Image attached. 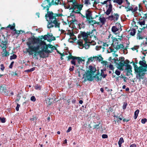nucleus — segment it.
Listing matches in <instances>:
<instances>
[{
  "instance_id": "f257e3e1",
  "label": "nucleus",
  "mask_w": 147,
  "mask_h": 147,
  "mask_svg": "<svg viewBox=\"0 0 147 147\" xmlns=\"http://www.w3.org/2000/svg\"><path fill=\"white\" fill-rule=\"evenodd\" d=\"M28 48L26 50L29 55L34 54L33 58L38 59L37 56L39 55L41 57L43 52L47 53H51L54 50V47L52 45H49L47 46L45 42L40 40L39 38H35L33 36L29 38L27 42Z\"/></svg>"
},
{
  "instance_id": "f03ea898",
  "label": "nucleus",
  "mask_w": 147,
  "mask_h": 147,
  "mask_svg": "<svg viewBox=\"0 0 147 147\" xmlns=\"http://www.w3.org/2000/svg\"><path fill=\"white\" fill-rule=\"evenodd\" d=\"M42 6L43 7V9H46L47 11V13L45 16L48 22L47 28H50L55 27L56 28H59L60 23L58 18L61 17L62 14L54 13L52 12L49 11V8L51 6L50 0L44 1Z\"/></svg>"
},
{
  "instance_id": "7ed1b4c3",
  "label": "nucleus",
  "mask_w": 147,
  "mask_h": 147,
  "mask_svg": "<svg viewBox=\"0 0 147 147\" xmlns=\"http://www.w3.org/2000/svg\"><path fill=\"white\" fill-rule=\"evenodd\" d=\"M119 36V38H118V39L115 37L113 36L111 38L112 41L113 42L112 44V47H109V49L107 50L108 52L109 53L114 52V53L113 54L116 57L118 56V55L117 54L115 53L116 51L115 50V49L113 48H115L117 50L120 49H123L124 47V46L123 44H119L120 42H119V40L120 41H121L123 39L122 36L121 35L120 36Z\"/></svg>"
},
{
  "instance_id": "20e7f679",
  "label": "nucleus",
  "mask_w": 147,
  "mask_h": 147,
  "mask_svg": "<svg viewBox=\"0 0 147 147\" xmlns=\"http://www.w3.org/2000/svg\"><path fill=\"white\" fill-rule=\"evenodd\" d=\"M67 1L69 4L68 8L70 9H73V12L79 13L83 7L82 5L78 4L76 0H67Z\"/></svg>"
},
{
  "instance_id": "39448f33",
  "label": "nucleus",
  "mask_w": 147,
  "mask_h": 147,
  "mask_svg": "<svg viewBox=\"0 0 147 147\" xmlns=\"http://www.w3.org/2000/svg\"><path fill=\"white\" fill-rule=\"evenodd\" d=\"M134 67L136 74V78L140 80L143 79L145 72L146 71V69L141 66L138 67L137 65H134Z\"/></svg>"
},
{
  "instance_id": "423d86ee",
  "label": "nucleus",
  "mask_w": 147,
  "mask_h": 147,
  "mask_svg": "<svg viewBox=\"0 0 147 147\" xmlns=\"http://www.w3.org/2000/svg\"><path fill=\"white\" fill-rule=\"evenodd\" d=\"M111 2V0H107L102 3V4H106L107 9L105 13L107 15H109L112 10V6Z\"/></svg>"
},
{
  "instance_id": "0eeeda50",
  "label": "nucleus",
  "mask_w": 147,
  "mask_h": 147,
  "mask_svg": "<svg viewBox=\"0 0 147 147\" xmlns=\"http://www.w3.org/2000/svg\"><path fill=\"white\" fill-rule=\"evenodd\" d=\"M82 79H84V82H85L88 80L92 81L93 80L92 74L90 73V72L88 71L83 75Z\"/></svg>"
},
{
  "instance_id": "6e6552de",
  "label": "nucleus",
  "mask_w": 147,
  "mask_h": 147,
  "mask_svg": "<svg viewBox=\"0 0 147 147\" xmlns=\"http://www.w3.org/2000/svg\"><path fill=\"white\" fill-rule=\"evenodd\" d=\"M75 61H76V65H75L77 67H78L81 63L84 64L85 60L82 59L80 57H76L75 58Z\"/></svg>"
},
{
  "instance_id": "1a4fd4ad",
  "label": "nucleus",
  "mask_w": 147,
  "mask_h": 147,
  "mask_svg": "<svg viewBox=\"0 0 147 147\" xmlns=\"http://www.w3.org/2000/svg\"><path fill=\"white\" fill-rule=\"evenodd\" d=\"M119 17V15L117 13L112 14V15L109 16L108 17V19L109 20L114 21H117Z\"/></svg>"
},
{
  "instance_id": "9d476101",
  "label": "nucleus",
  "mask_w": 147,
  "mask_h": 147,
  "mask_svg": "<svg viewBox=\"0 0 147 147\" xmlns=\"http://www.w3.org/2000/svg\"><path fill=\"white\" fill-rule=\"evenodd\" d=\"M86 22H87L89 25H93L94 24H100V22H97L95 20H92V18H91L87 20Z\"/></svg>"
},
{
  "instance_id": "9b49d317",
  "label": "nucleus",
  "mask_w": 147,
  "mask_h": 147,
  "mask_svg": "<svg viewBox=\"0 0 147 147\" xmlns=\"http://www.w3.org/2000/svg\"><path fill=\"white\" fill-rule=\"evenodd\" d=\"M0 92L3 94L7 95L8 93V90L6 87L1 86L0 87Z\"/></svg>"
},
{
  "instance_id": "f8f14e48",
  "label": "nucleus",
  "mask_w": 147,
  "mask_h": 147,
  "mask_svg": "<svg viewBox=\"0 0 147 147\" xmlns=\"http://www.w3.org/2000/svg\"><path fill=\"white\" fill-rule=\"evenodd\" d=\"M76 57L73 56L71 55H70L68 57V60L70 59H72L71 61V63L74 65H76V61H75V58Z\"/></svg>"
},
{
  "instance_id": "ddd939ff",
  "label": "nucleus",
  "mask_w": 147,
  "mask_h": 147,
  "mask_svg": "<svg viewBox=\"0 0 147 147\" xmlns=\"http://www.w3.org/2000/svg\"><path fill=\"white\" fill-rule=\"evenodd\" d=\"M92 13L89 10H87L86 12V16L87 20L92 18Z\"/></svg>"
},
{
  "instance_id": "4468645a",
  "label": "nucleus",
  "mask_w": 147,
  "mask_h": 147,
  "mask_svg": "<svg viewBox=\"0 0 147 147\" xmlns=\"http://www.w3.org/2000/svg\"><path fill=\"white\" fill-rule=\"evenodd\" d=\"M111 30L112 32L115 34H118L119 33V29L116 26H113L111 28Z\"/></svg>"
},
{
  "instance_id": "2eb2a0df",
  "label": "nucleus",
  "mask_w": 147,
  "mask_h": 147,
  "mask_svg": "<svg viewBox=\"0 0 147 147\" xmlns=\"http://www.w3.org/2000/svg\"><path fill=\"white\" fill-rule=\"evenodd\" d=\"M126 67L125 70L127 71V73H131L132 72V67L130 65H125Z\"/></svg>"
},
{
  "instance_id": "dca6fc26",
  "label": "nucleus",
  "mask_w": 147,
  "mask_h": 147,
  "mask_svg": "<svg viewBox=\"0 0 147 147\" xmlns=\"http://www.w3.org/2000/svg\"><path fill=\"white\" fill-rule=\"evenodd\" d=\"M81 35L83 37V39L85 41L88 40L87 38L88 36V34L85 32H82L81 33Z\"/></svg>"
},
{
  "instance_id": "f3484780",
  "label": "nucleus",
  "mask_w": 147,
  "mask_h": 147,
  "mask_svg": "<svg viewBox=\"0 0 147 147\" xmlns=\"http://www.w3.org/2000/svg\"><path fill=\"white\" fill-rule=\"evenodd\" d=\"M99 20L100 21L99 22H100V24H101L102 25L105 24L106 21L105 18L102 16L100 17Z\"/></svg>"
},
{
  "instance_id": "a211bd4d",
  "label": "nucleus",
  "mask_w": 147,
  "mask_h": 147,
  "mask_svg": "<svg viewBox=\"0 0 147 147\" xmlns=\"http://www.w3.org/2000/svg\"><path fill=\"white\" fill-rule=\"evenodd\" d=\"M89 69L90 70V71H89L90 72V73H91L92 74L94 73L96 71V68L91 65L89 66Z\"/></svg>"
},
{
  "instance_id": "6ab92c4d",
  "label": "nucleus",
  "mask_w": 147,
  "mask_h": 147,
  "mask_svg": "<svg viewBox=\"0 0 147 147\" xmlns=\"http://www.w3.org/2000/svg\"><path fill=\"white\" fill-rule=\"evenodd\" d=\"M3 53L2 55L3 57H7L9 55V53L7 51L6 49H3Z\"/></svg>"
},
{
  "instance_id": "aec40b11",
  "label": "nucleus",
  "mask_w": 147,
  "mask_h": 147,
  "mask_svg": "<svg viewBox=\"0 0 147 147\" xmlns=\"http://www.w3.org/2000/svg\"><path fill=\"white\" fill-rule=\"evenodd\" d=\"M78 44L79 46V48L80 49H82L84 47L83 44V41L82 40H79L78 41Z\"/></svg>"
},
{
  "instance_id": "412c9836",
  "label": "nucleus",
  "mask_w": 147,
  "mask_h": 147,
  "mask_svg": "<svg viewBox=\"0 0 147 147\" xmlns=\"http://www.w3.org/2000/svg\"><path fill=\"white\" fill-rule=\"evenodd\" d=\"M61 0H53L52 3L53 5H56L61 4Z\"/></svg>"
},
{
  "instance_id": "4be33fe9",
  "label": "nucleus",
  "mask_w": 147,
  "mask_h": 147,
  "mask_svg": "<svg viewBox=\"0 0 147 147\" xmlns=\"http://www.w3.org/2000/svg\"><path fill=\"white\" fill-rule=\"evenodd\" d=\"M138 23L141 26L144 25H145V20L140 18L139 22H138Z\"/></svg>"
},
{
  "instance_id": "5701e85b",
  "label": "nucleus",
  "mask_w": 147,
  "mask_h": 147,
  "mask_svg": "<svg viewBox=\"0 0 147 147\" xmlns=\"http://www.w3.org/2000/svg\"><path fill=\"white\" fill-rule=\"evenodd\" d=\"M142 32H138L137 34V38L138 39H142L143 38V37L142 35Z\"/></svg>"
},
{
  "instance_id": "b1692460",
  "label": "nucleus",
  "mask_w": 147,
  "mask_h": 147,
  "mask_svg": "<svg viewBox=\"0 0 147 147\" xmlns=\"http://www.w3.org/2000/svg\"><path fill=\"white\" fill-rule=\"evenodd\" d=\"M123 3L125 5L123 7H124L125 8H127L128 6H129L130 5V3L127 0H123Z\"/></svg>"
},
{
  "instance_id": "393cba45",
  "label": "nucleus",
  "mask_w": 147,
  "mask_h": 147,
  "mask_svg": "<svg viewBox=\"0 0 147 147\" xmlns=\"http://www.w3.org/2000/svg\"><path fill=\"white\" fill-rule=\"evenodd\" d=\"M90 45V42H88V41H85L84 47L85 49H88L89 48Z\"/></svg>"
},
{
  "instance_id": "a878e982",
  "label": "nucleus",
  "mask_w": 147,
  "mask_h": 147,
  "mask_svg": "<svg viewBox=\"0 0 147 147\" xmlns=\"http://www.w3.org/2000/svg\"><path fill=\"white\" fill-rule=\"evenodd\" d=\"M95 60V57H91L88 59V61L87 62V63H89L93 61H94Z\"/></svg>"
},
{
  "instance_id": "bb28decb",
  "label": "nucleus",
  "mask_w": 147,
  "mask_h": 147,
  "mask_svg": "<svg viewBox=\"0 0 147 147\" xmlns=\"http://www.w3.org/2000/svg\"><path fill=\"white\" fill-rule=\"evenodd\" d=\"M123 0H113V2L119 5H121L123 3Z\"/></svg>"
},
{
  "instance_id": "cd10ccee",
  "label": "nucleus",
  "mask_w": 147,
  "mask_h": 147,
  "mask_svg": "<svg viewBox=\"0 0 147 147\" xmlns=\"http://www.w3.org/2000/svg\"><path fill=\"white\" fill-rule=\"evenodd\" d=\"M132 9L131 11L133 12H135L138 9V7L135 5H132Z\"/></svg>"
},
{
  "instance_id": "c85d7f7f",
  "label": "nucleus",
  "mask_w": 147,
  "mask_h": 147,
  "mask_svg": "<svg viewBox=\"0 0 147 147\" xmlns=\"http://www.w3.org/2000/svg\"><path fill=\"white\" fill-rule=\"evenodd\" d=\"M136 30L135 29H132L130 30V34L132 36H134L136 33Z\"/></svg>"
},
{
  "instance_id": "c756f323",
  "label": "nucleus",
  "mask_w": 147,
  "mask_h": 147,
  "mask_svg": "<svg viewBox=\"0 0 147 147\" xmlns=\"http://www.w3.org/2000/svg\"><path fill=\"white\" fill-rule=\"evenodd\" d=\"M101 63L103 64L104 66L105 67H109V64L108 62L107 61H103L101 62Z\"/></svg>"
},
{
  "instance_id": "7c9ffc66",
  "label": "nucleus",
  "mask_w": 147,
  "mask_h": 147,
  "mask_svg": "<svg viewBox=\"0 0 147 147\" xmlns=\"http://www.w3.org/2000/svg\"><path fill=\"white\" fill-rule=\"evenodd\" d=\"M146 62L145 61H144V62L143 61H140L139 62V64L141 65H142V66L144 67H146L147 66V65L145 63Z\"/></svg>"
},
{
  "instance_id": "2f4dec72",
  "label": "nucleus",
  "mask_w": 147,
  "mask_h": 147,
  "mask_svg": "<svg viewBox=\"0 0 147 147\" xmlns=\"http://www.w3.org/2000/svg\"><path fill=\"white\" fill-rule=\"evenodd\" d=\"M43 37L45 40H47V38L48 39V40L49 41V39H50V35L49 34L45 35L43 36Z\"/></svg>"
},
{
  "instance_id": "473e14b6",
  "label": "nucleus",
  "mask_w": 147,
  "mask_h": 147,
  "mask_svg": "<svg viewBox=\"0 0 147 147\" xmlns=\"http://www.w3.org/2000/svg\"><path fill=\"white\" fill-rule=\"evenodd\" d=\"M95 60H98L99 61H102L103 58L101 56H99V57L96 56L95 57Z\"/></svg>"
},
{
  "instance_id": "72a5a7b5",
  "label": "nucleus",
  "mask_w": 147,
  "mask_h": 147,
  "mask_svg": "<svg viewBox=\"0 0 147 147\" xmlns=\"http://www.w3.org/2000/svg\"><path fill=\"white\" fill-rule=\"evenodd\" d=\"M7 28H10L11 30H13L15 29V24L14 23L12 25L9 24V26L7 27Z\"/></svg>"
},
{
  "instance_id": "f704fd0d",
  "label": "nucleus",
  "mask_w": 147,
  "mask_h": 147,
  "mask_svg": "<svg viewBox=\"0 0 147 147\" xmlns=\"http://www.w3.org/2000/svg\"><path fill=\"white\" fill-rule=\"evenodd\" d=\"M1 48L3 49H6L8 46V44L1 43Z\"/></svg>"
},
{
  "instance_id": "c9c22d12",
  "label": "nucleus",
  "mask_w": 147,
  "mask_h": 147,
  "mask_svg": "<svg viewBox=\"0 0 147 147\" xmlns=\"http://www.w3.org/2000/svg\"><path fill=\"white\" fill-rule=\"evenodd\" d=\"M139 110L138 109L134 113V119H136L138 116V115L139 113Z\"/></svg>"
},
{
  "instance_id": "e433bc0d",
  "label": "nucleus",
  "mask_w": 147,
  "mask_h": 147,
  "mask_svg": "<svg viewBox=\"0 0 147 147\" xmlns=\"http://www.w3.org/2000/svg\"><path fill=\"white\" fill-rule=\"evenodd\" d=\"M125 63H122V62H120L118 64V65L120 69H121L124 65Z\"/></svg>"
},
{
  "instance_id": "4c0bfd02",
  "label": "nucleus",
  "mask_w": 147,
  "mask_h": 147,
  "mask_svg": "<svg viewBox=\"0 0 147 147\" xmlns=\"http://www.w3.org/2000/svg\"><path fill=\"white\" fill-rule=\"evenodd\" d=\"M79 28H85V24L84 23H82L81 24H78Z\"/></svg>"
},
{
  "instance_id": "58836bf2",
  "label": "nucleus",
  "mask_w": 147,
  "mask_h": 147,
  "mask_svg": "<svg viewBox=\"0 0 147 147\" xmlns=\"http://www.w3.org/2000/svg\"><path fill=\"white\" fill-rule=\"evenodd\" d=\"M142 14H140V15H141V16L142 17H143L144 18V19H147V16H146L147 13H142Z\"/></svg>"
},
{
  "instance_id": "ea45409f",
  "label": "nucleus",
  "mask_w": 147,
  "mask_h": 147,
  "mask_svg": "<svg viewBox=\"0 0 147 147\" xmlns=\"http://www.w3.org/2000/svg\"><path fill=\"white\" fill-rule=\"evenodd\" d=\"M125 9H126L127 11H131L132 9V5L131 6H128L127 8H125Z\"/></svg>"
},
{
  "instance_id": "a19ab883",
  "label": "nucleus",
  "mask_w": 147,
  "mask_h": 147,
  "mask_svg": "<svg viewBox=\"0 0 147 147\" xmlns=\"http://www.w3.org/2000/svg\"><path fill=\"white\" fill-rule=\"evenodd\" d=\"M108 67L109 69L111 70H113L114 69V67H113V65L111 63L109 65Z\"/></svg>"
},
{
  "instance_id": "79ce46f5",
  "label": "nucleus",
  "mask_w": 147,
  "mask_h": 147,
  "mask_svg": "<svg viewBox=\"0 0 147 147\" xmlns=\"http://www.w3.org/2000/svg\"><path fill=\"white\" fill-rule=\"evenodd\" d=\"M124 140L123 138L121 137L120 138V139L118 142V143H120L122 144V143H123Z\"/></svg>"
},
{
  "instance_id": "37998d69",
  "label": "nucleus",
  "mask_w": 147,
  "mask_h": 147,
  "mask_svg": "<svg viewBox=\"0 0 147 147\" xmlns=\"http://www.w3.org/2000/svg\"><path fill=\"white\" fill-rule=\"evenodd\" d=\"M17 57V55L15 54H13V55L11 56L10 57V59H12L16 58Z\"/></svg>"
},
{
  "instance_id": "c03bdc74",
  "label": "nucleus",
  "mask_w": 147,
  "mask_h": 147,
  "mask_svg": "<svg viewBox=\"0 0 147 147\" xmlns=\"http://www.w3.org/2000/svg\"><path fill=\"white\" fill-rule=\"evenodd\" d=\"M35 88L37 90H40L41 88V87L40 85H37L35 87Z\"/></svg>"
},
{
  "instance_id": "a18cd8bd",
  "label": "nucleus",
  "mask_w": 147,
  "mask_h": 147,
  "mask_svg": "<svg viewBox=\"0 0 147 147\" xmlns=\"http://www.w3.org/2000/svg\"><path fill=\"white\" fill-rule=\"evenodd\" d=\"M0 121L2 123H4L5 122V118L4 117L1 118L0 117Z\"/></svg>"
},
{
  "instance_id": "49530a36",
  "label": "nucleus",
  "mask_w": 147,
  "mask_h": 147,
  "mask_svg": "<svg viewBox=\"0 0 147 147\" xmlns=\"http://www.w3.org/2000/svg\"><path fill=\"white\" fill-rule=\"evenodd\" d=\"M127 105V102H124L123 105V109H125L126 108V107Z\"/></svg>"
},
{
  "instance_id": "de8ad7c7",
  "label": "nucleus",
  "mask_w": 147,
  "mask_h": 147,
  "mask_svg": "<svg viewBox=\"0 0 147 147\" xmlns=\"http://www.w3.org/2000/svg\"><path fill=\"white\" fill-rule=\"evenodd\" d=\"M55 38L54 37L50 36V39H49V41H50L52 40H55Z\"/></svg>"
},
{
  "instance_id": "09e8293b",
  "label": "nucleus",
  "mask_w": 147,
  "mask_h": 147,
  "mask_svg": "<svg viewBox=\"0 0 147 147\" xmlns=\"http://www.w3.org/2000/svg\"><path fill=\"white\" fill-rule=\"evenodd\" d=\"M147 121V119L146 118L143 119L141 120V122L143 124H144Z\"/></svg>"
},
{
  "instance_id": "8fccbe9b",
  "label": "nucleus",
  "mask_w": 147,
  "mask_h": 147,
  "mask_svg": "<svg viewBox=\"0 0 147 147\" xmlns=\"http://www.w3.org/2000/svg\"><path fill=\"white\" fill-rule=\"evenodd\" d=\"M37 119V117H36L32 116V117L30 119V120L31 121H33L34 120H36Z\"/></svg>"
},
{
  "instance_id": "3c124183",
  "label": "nucleus",
  "mask_w": 147,
  "mask_h": 147,
  "mask_svg": "<svg viewBox=\"0 0 147 147\" xmlns=\"http://www.w3.org/2000/svg\"><path fill=\"white\" fill-rule=\"evenodd\" d=\"M124 59H125V58L123 57H120L119 58V60L121 62L124 61Z\"/></svg>"
},
{
  "instance_id": "603ef678",
  "label": "nucleus",
  "mask_w": 147,
  "mask_h": 147,
  "mask_svg": "<svg viewBox=\"0 0 147 147\" xmlns=\"http://www.w3.org/2000/svg\"><path fill=\"white\" fill-rule=\"evenodd\" d=\"M101 76L103 78H105L106 77L107 75L105 74L104 72L102 71L101 74Z\"/></svg>"
},
{
  "instance_id": "864d4df0",
  "label": "nucleus",
  "mask_w": 147,
  "mask_h": 147,
  "mask_svg": "<svg viewBox=\"0 0 147 147\" xmlns=\"http://www.w3.org/2000/svg\"><path fill=\"white\" fill-rule=\"evenodd\" d=\"M115 74L119 76L120 75L121 72L119 70H117L115 71Z\"/></svg>"
},
{
  "instance_id": "5fc2aeb1",
  "label": "nucleus",
  "mask_w": 147,
  "mask_h": 147,
  "mask_svg": "<svg viewBox=\"0 0 147 147\" xmlns=\"http://www.w3.org/2000/svg\"><path fill=\"white\" fill-rule=\"evenodd\" d=\"M99 124H96L94 126V128L98 129L99 128Z\"/></svg>"
},
{
  "instance_id": "6e6d98bb",
  "label": "nucleus",
  "mask_w": 147,
  "mask_h": 147,
  "mask_svg": "<svg viewBox=\"0 0 147 147\" xmlns=\"http://www.w3.org/2000/svg\"><path fill=\"white\" fill-rule=\"evenodd\" d=\"M102 48V47L101 46H97L96 47V50L98 51L100 50Z\"/></svg>"
},
{
  "instance_id": "4d7b16f0",
  "label": "nucleus",
  "mask_w": 147,
  "mask_h": 147,
  "mask_svg": "<svg viewBox=\"0 0 147 147\" xmlns=\"http://www.w3.org/2000/svg\"><path fill=\"white\" fill-rule=\"evenodd\" d=\"M30 99L31 100L34 102L36 100L35 97L34 96L31 97Z\"/></svg>"
},
{
  "instance_id": "13d9d810",
  "label": "nucleus",
  "mask_w": 147,
  "mask_h": 147,
  "mask_svg": "<svg viewBox=\"0 0 147 147\" xmlns=\"http://www.w3.org/2000/svg\"><path fill=\"white\" fill-rule=\"evenodd\" d=\"M90 45H96V42L94 41H92L91 42H90Z\"/></svg>"
},
{
  "instance_id": "bf43d9fd",
  "label": "nucleus",
  "mask_w": 147,
  "mask_h": 147,
  "mask_svg": "<svg viewBox=\"0 0 147 147\" xmlns=\"http://www.w3.org/2000/svg\"><path fill=\"white\" fill-rule=\"evenodd\" d=\"M1 69L2 71H3L5 69V67H4L3 65V64H1Z\"/></svg>"
},
{
  "instance_id": "052dcab7",
  "label": "nucleus",
  "mask_w": 147,
  "mask_h": 147,
  "mask_svg": "<svg viewBox=\"0 0 147 147\" xmlns=\"http://www.w3.org/2000/svg\"><path fill=\"white\" fill-rule=\"evenodd\" d=\"M20 106V105L18 104L17 105V106L16 108V110L17 111H19V108Z\"/></svg>"
},
{
  "instance_id": "680f3d73",
  "label": "nucleus",
  "mask_w": 147,
  "mask_h": 147,
  "mask_svg": "<svg viewBox=\"0 0 147 147\" xmlns=\"http://www.w3.org/2000/svg\"><path fill=\"white\" fill-rule=\"evenodd\" d=\"M102 137L103 138H108V136L107 134H103L102 136Z\"/></svg>"
},
{
  "instance_id": "e2e57ef3",
  "label": "nucleus",
  "mask_w": 147,
  "mask_h": 147,
  "mask_svg": "<svg viewBox=\"0 0 147 147\" xmlns=\"http://www.w3.org/2000/svg\"><path fill=\"white\" fill-rule=\"evenodd\" d=\"M14 63V62L13 61H12L10 65L9 66V67L10 68H12L13 65Z\"/></svg>"
},
{
  "instance_id": "0e129e2a",
  "label": "nucleus",
  "mask_w": 147,
  "mask_h": 147,
  "mask_svg": "<svg viewBox=\"0 0 147 147\" xmlns=\"http://www.w3.org/2000/svg\"><path fill=\"white\" fill-rule=\"evenodd\" d=\"M72 129L71 127H69L68 129L66 131V132L67 133H68Z\"/></svg>"
},
{
  "instance_id": "69168bd1",
  "label": "nucleus",
  "mask_w": 147,
  "mask_h": 147,
  "mask_svg": "<svg viewBox=\"0 0 147 147\" xmlns=\"http://www.w3.org/2000/svg\"><path fill=\"white\" fill-rule=\"evenodd\" d=\"M1 43H3L4 44H8V42L7 41L2 40Z\"/></svg>"
},
{
  "instance_id": "338daca9",
  "label": "nucleus",
  "mask_w": 147,
  "mask_h": 147,
  "mask_svg": "<svg viewBox=\"0 0 147 147\" xmlns=\"http://www.w3.org/2000/svg\"><path fill=\"white\" fill-rule=\"evenodd\" d=\"M124 63L125 64H127V65H128V64L129 63V61L128 60H126L124 62Z\"/></svg>"
},
{
  "instance_id": "774afa93",
  "label": "nucleus",
  "mask_w": 147,
  "mask_h": 147,
  "mask_svg": "<svg viewBox=\"0 0 147 147\" xmlns=\"http://www.w3.org/2000/svg\"><path fill=\"white\" fill-rule=\"evenodd\" d=\"M130 147H136V145L135 144H132L130 145Z\"/></svg>"
}]
</instances>
